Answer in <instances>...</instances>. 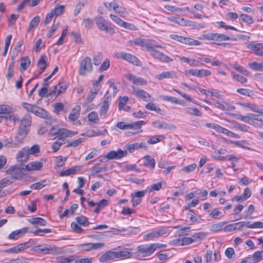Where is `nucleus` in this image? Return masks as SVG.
<instances>
[{"instance_id":"24","label":"nucleus","mask_w":263,"mask_h":263,"mask_svg":"<svg viewBox=\"0 0 263 263\" xmlns=\"http://www.w3.org/2000/svg\"><path fill=\"white\" fill-rule=\"evenodd\" d=\"M29 230V228L25 227L12 232L8 236V239L16 240L26 234Z\"/></svg>"},{"instance_id":"30","label":"nucleus","mask_w":263,"mask_h":263,"mask_svg":"<svg viewBox=\"0 0 263 263\" xmlns=\"http://www.w3.org/2000/svg\"><path fill=\"white\" fill-rule=\"evenodd\" d=\"M230 40V37L229 36L223 34H217L216 39L214 42V43L216 45L219 46H222L223 47H226L227 46H230V44L229 43H221L222 41H229Z\"/></svg>"},{"instance_id":"63","label":"nucleus","mask_w":263,"mask_h":263,"mask_svg":"<svg viewBox=\"0 0 263 263\" xmlns=\"http://www.w3.org/2000/svg\"><path fill=\"white\" fill-rule=\"evenodd\" d=\"M12 182L13 181L10 179V177H7L3 178L0 180V187L3 189L11 184Z\"/></svg>"},{"instance_id":"37","label":"nucleus","mask_w":263,"mask_h":263,"mask_svg":"<svg viewBox=\"0 0 263 263\" xmlns=\"http://www.w3.org/2000/svg\"><path fill=\"white\" fill-rule=\"evenodd\" d=\"M226 120L231 124V125L230 126V128L239 130L244 132H248V129L245 125H242L235 121H229L228 120Z\"/></svg>"},{"instance_id":"33","label":"nucleus","mask_w":263,"mask_h":263,"mask_svg":"<svg viewBox=\"0 0 263 263\" xmlns=\"http://www.w3.org/2000/svg\"><path fill=\"white\" fill-rule=\"evenodd\" d=\"M109 103L107 99H105L103 102L102 105L101 106L99 114L100 116H103L104 118H107L108 116L107 112L109 109Z\"/></svg>"},{"instance_id":"23","label":"nucleus","mask_w":263,"mask_h":263,"mask_svg":"<svg viewBox=\"0 0 263 263\" xmlns=\"http://www.w3.org/2000/svg\"><path fill=\"white\" fill-rule=\"evenodd\" d=\"M155 78L159 80H162L164 79H174L177 78V72L174 70L165 71L161 73L156 75Z\"/></svg>"},{"instance_id":"50","label":"nucleus","mask_w":263,"mask_h":263,"mask_svg":"<svg viewBox=\"0 0 263 263\" xmlns=\"http://www.w3.org/2000/svg\"><path fill=\"white\" fill-rule=\"evenodd\" d=\"M88 121L93 124H98L99 122L98 115L96 111H91L88 115Z\"/></svg>"},{"instance_id":"2","label":"nucleus","mask_w":263,"mask_h":263,"mask_svg":"<svg viewBox=\"0 0 263 263\" xmlns=\"http://www.w3.org/2000/svg\"><path fill=\"white\" fill-rule=\"evenodd\" d=\"M32 122L31 116L29 114L25 115L21 119L17 129L15 140L18 143H21L26 138L30 130Z\"/></svg>"},{"instance_id":"29","label":"nucleus","mask_w":263,"mask_h":263,"mask_svg":"<svg viewBox=\"0 0 263 263\" xmlns=\"http://www.w3.org/2000/svg\"><path fill=\"white\" fill-rule=\"evenodd\" d=\"M77 131H72L67 128H61L58 136L59 139H63L68 137H72L78 134Z\"/></svg>"},{"instance_id":"60","label":"nucleus","mask_w":263,"mask_h":263,"mask_svg":"<svg viewBox=\"0 0 263 263\" xmlns=\"http://www.w3.org/2000/svg\"><path fill=\"white\" fill-rule=\"evenodd\" d=\"M67 88V85L65 82H60L59 83V89L57 93V97L64 93Z\"/></svg>"},{"instance_id":"3","label":"nucleus","mask_w":263,"mask_h":263,"mask_svg":"<svg viewBox=\"0 0 263 263\" xmlns=\"http://www.w3.org/2000/svg\"><path fill=\"white\" fill-rule=\"evenodd\" d=\"M32 250L36 253L43 254H60L64 253V251L60 248L55 246L38 245L34 247Z\"/></svg>"},{"instance_id":"59","label":"nucleus","mask_w":263,"mask_h":263,"mask_svg":"<svg viewBox=\"0 0 263 263\" xmlns=\"http://www.w3.org/2000/svg\"><path fill=\"white\" fill-rule=\"evenodd\" d=\"M83 141H84V140L82 138H78L77 140L68 141L67 142L66 146L68 147H77L78 145H79Z\"/></svg>"},{"instance_id":"41","label":"nucleus","mask_w":263,"mask_h":263,"mask_svg":"<svg viewBox=\"0 0 263 263\" xmlns=\"http://www.w3.org/2000/svg\"><path fill=\"white\" fill-rule=\"evenodd\" d=\"M28 221L34 225L38 224L41 226H45L47 225V221L43 218L41 217L32 218L28 219Z\"/></svg>"},{"instance_id":"28","label":"nucleus","mask_w":263,"mask_h":263,"mask_svg":"<svg viewBox=\"0 0 263 263\" xmlns=\"http://www.w3.org/2000/svg\"><path fill=\"white\" fill-rule=\"evenodd\" d=\"M43 167V163L41 161H32L28 163L25 166L28 171H37L41 170Z\"/></svg>"},{"instance_id":"64","label":"nucleus","mask_w":263,"mask_h":263,"mask_svg":"<svg viewBox=\"0 0 263 263\" xmlns=\"http://www.w3.org/2000/svg\"><path fill=\"white\" fill-rule=\"evenodd\" d=\"M231 76L234 79H236L238 82L244 83L247 82V79L234 72H231Z\"/></svg>"},{"instance_id":"40","label":"nucleus","mask_w":263,"mask_h":263,"mask_svg":"<svg viewBox=\"0 0 263 263\" xmlns=\"http://www.w3.org/2000/svg\"><path fill=\"white\" fill-rule=\"evenodd\" d=\"M164 8L168 11H171L173 13H181L184 11H189V7L186 8H179L176 6L165 5Z\"/></svg>"},{"instance_id":"26","label":"nucleus","mask_w":263,"mask_h":263,"mask_svg":"<svg viewBox=\"0 0 263 263\" xmlns=\"http://www.w3.org/2000/svg\"><path fill=\"white\" fill-rule=\"evenodd\" d=\"M104 246V243L97 242V243H86L81 244L79 246V248L83 251H89L93 249H97L101 248Z\"/></svg>"},{"instance_id":"57","label":"nucleus","mask_w":263,"mask_h":263,"mask_svg":"<svg viewBox=\"0 0 263 263\" xmlns=\"http://www.w3.org/2000/svg\"><path fill=\"white\" fill-rule=\"evenodd\" d=\"M146 124L144 121H138L129 124V129H140L142 125Z\"/></svg>"},{"instance_id":"19","label":"nucleus","mask_w":263,"mask_h":263,"mask_svg":"<svg viewBox=\"0 0 263 263\" xmlns=\"http://www.w3.org/2000/svg\"><path fill=\"white\" fill-rule=\"evenodd\" d=\"M167 20L170 22L176 23L179 25L182 26H192L193 22L185 20L183 18L180 17L179 16H172L167 17Z\"/></svg>"},{"instance_id":"55","label":"nucleus","mask_w":263,"mask_h":263,"mask_svg":"<svg viewBox=\"0 0 263 263\" xmlns=\"http://www.w3.org/2000/svg\"><path fill=\"white\" fill-rule=\"evenodd\" d=\"M238 104L243 107L249 108L251 111H258L257 110V106L254 104L249 102H239Z\"/></svg>"},{"instance_id":"10","label":"nucleus","mask_w":263,"mask_h":263,"mask_svg":"<svg viewBox=\"0 0 263 263\" xmlns=\"http://www.w3.org/2000/svg\"><path fill=\"white\" fill-rule=\"evenodd\" d=\"M109 17L114 23L121 27L132 30H135L136 29V27L134 25L123 21L115 14H110Z\"/></svg>"},{"instance_id":"20","label":"nucleus","mask_w":263,"mask_h":263,"mask_svg":"<svg viewBox=\"0 0 263 263\" xmlns=\"http://www.w3.org/2000/svg\"><path fill=\"white\" fill-rule=\"evenodd\" d=\"M192 237H183L182 238H176L170 242V245L172 246H185L193 243Z\"/></svg>"},{"instance_id":"9","label":"nucleus","mask_w":263,"mask_h":263,"mask_svg":"<svg viewBox=\"0 0 263 263\" xmlns=\"http://www.w3.org/2000/svg\"><path fill=\"white\" fill-rule=\"evenodd\" d=\"M6 173L10 175V179L13 182L14 180L21 178L22 176V169L18 165L10 166L7 171Z\"/></svg>"},{"instance_id":"21","label":"nucleus","mask_w":263,"mask_h":263,"mask_svg":"<svg viewBox=\"0 0 263 263\" xmlns=\"http://www.w3.org/2000/svg\"><path fill=\"white\" fill-rule=\"evenodd\" d=\"M153 126L158 129H165L167 130H174L176 127L173 125L159 120H156L152 123Z\"/></svg>"},{"instance_id":"15","label":"nucleus","mask_w":263,"mask_h":263,"mask_svg":"<svg viewBox=\"0 0 263 263\" xmlns=\"http://www.w3.org/2000/svg\"><path fill=\"white\" fill-rule=\"evenodd\" d=\"M127 155V152L126 151H123L121 149H118L117 151H110L107 153L105 157L108 160L120 159L123 157H125Z\"/></svg>"},{"instance_id":"5","label":"nucleus","mask_w":263,"mask_h":263,"mask_svg":"<svg viewBox=\"0 0 263 263\" xmlns=\"http://www.w3.org/2000/svg\"><path fill=\"white\" fill-rule=\"evenodd\" d=\"M96 25L101 31H104L107 33L113 34L115 30L111 24L102 16H98L95 18Z\"/></svg>"},{"instance_id":"14","label":"nucleus","mask_w":263,"mask_h":263,"mask_svg":"<svg viewBox=\"0 0 263 263\" xmlns=\"http://www.w3.org/2000/svg\"><path fill=\"white\" fill-rule=\"evenodd\" d=\"M81 107L79 105H76L72 109L70 112L68 119L70 121L73 122L75 125H79L81 124V122L78 120L80 114Z\"/></svg>"},{"instance_id":"11","label":"nucleus","mask_w":263,"mask_h":263,"mask_svg":"<svg viewBox=\"0 0 263 263\" xmlns=\"http://www.w3.org/2000/svg\"><path fill=\"white\" fill-rule=\"evenodd\" d=\"M154 253L151 244L140 246L136 252L138 257L149 256Z\"/></svg>"},{"instance_id":"62","label":"nucleus","mask_w":263,"mask_h":263,"mask_svg":"<svg viewBox=\"0 0 263 263\" xmlns=\"http://www.w3.org/2000/svg\"><path fill=\"white\" fill-rule=\"evenodd\" d=\"M28 154L30 155H35L39 154L40 152V146L37 144H35L30 148L28 147Z\"/></svg>"},{"instance_id":"48","label":"nucleus","mask_w":263,"mask_h":263,"mask_svg":"<svg viewBox=\"0 0 263 263\" xmlns=\"http://www.w3.org/2000/svg\"><path fill=\"white\" fill-rule=\"evenodd\" d=\"M263 251H258L254 252L251 260L252 263H258L262 259Z\"/></svg>"},{"instance_id":"56","label":"nucleus","mask_w":263,"mask_h":263,"mask_svg":"<svg viewBox=\"0 0 263 263\" xmlns=\"http://www.w3.org/2000/svg\"><path fill=\"white\" fill-rule=\"evenodd\" d=\"M114 10L116 12L119 13L122 17H124L127 14L126 9L124 8L119 6L117 4L114 5Z\"/></svg>"},{"instance_id":"1","label":"nucleus","mask_w":263,"mask_h":263,"mask_svg":"<svg viewBox=\"0 0 263 263\" xmlns=\"http://www.w3.org/2000/svg\"><path fill=\"white\" fill-rule=\"evenodd\" d=\"M130 42L131 45H138L145 48L152 57L160 62L170 63L173 61L172 58L157 49L162 48L163 46L161 44L154 40L138 37Z\"/></svg>"},{"instance_id":"8","label":"nucleus","mask_w":263,"mask_h":263,"mask_svg":"<svg viewBox=\"0 0 263 263\" xmlns=\"http://www.w3.org/2000/svg\"><path fill=\"white\" fill-rule=\"evenodd\" d=\"M31 247V243L30 241L18 244L17 245L3 251L6 253L17 254L24 251L25 250Z\"/></svg>"},{"instance_id":"13","label":"nucleus","mask_w":263,"mask_h":263,"mask_svg":"<svg viewBox=\"0 0 263 263\" xmlns=\"http://www.w3.org/2000/svg\"><path fill=\"white\" fill-rule=\"evenodd\" d=\"M116 56L118 58L124 59L137 66L139 65L140 62L137 57L130 53L120 52L117 53Z\"/></svg>"},{"instance_id":"27","label":"nucleus","mask_w":263,"mask_h":263,"mask_svg":"<svg viewBox=\"0 0 263 263\" xmlns=\"http://www.w3.org/2000/svg\"><path fill=\"white\" fill-rule=\"evenodd\" d=\"M126 148L129 153H132L135 151L139 149H143L144 150H146L147 149V146L145 142L134 143L127 145Z\"/></svg>"},{"instance_id":"35","label":"nucleus","mask_w":263,"mask_h":263,"mask_svg":"<svg viewBox=\"0 0 263 263\" xmlns=\"http://www.w3.org/2000/svg\"><path fill=\"white\" fill-rule=\"evenodd\" d=\"M47 57L45 55H42L39 60L37 65L41 70L40 73H42L47 66Z\"/></svg>"},{"instance_id":"49","label":"nucleus","mask_w":263,"mask_h":263,"mask_svg":"<svg viewBox=\"0 0 263 263\" xmlns=\"http://www.w3.org/2000/svg\"><path fill=\"white\" fill-rule=\"evenodd\" d=\"M208 233L203 232H200L196 233H195L192 235V238L193 242L198 241H201L204 239L207 236Z\"/></svg>"},{"instance_id":"17","label":"nucleus","mask_w":263,"mask_h":263,"mask_svg":"<svg viewBox=\"0 0 263 263\" xmlns=\"http://www.w3.org/2000/svg\"><path fill=\"white\" fill-rule=\"evenodd\" d=\"M132 88L133 90V93L138 98L145 102H148L150 100L151 96L146 91L137 88L135 86H132Z\"/></svg>"},{"instance_id":"25","label":"nucleus","mask_w":263,"mask_h":263,"mask_svg":"<svg viewBox=\"0 0 263 263\" xmlns=\"http://www.w3.org/2000/svg\"><path fill=\"white\" fill-rule=\"evenodd\" d=\"M126 77L129 81L132 82L135 85H145L147 84V81L143 78L136 77L131 73H128Z\"/></svg>"},{"instance_id":"6","label":"nucleus","mask_w":263,"mask_h":263,"mask_svg":"<svg viewBox=\"0 0 263 263\" xmlns=\"http://www.w3.org/2000/svg\"><path fill=\"white\" fill-rule=\"evenodd\" d=\"M205 126L207 128H211L215 130L218 133L223 134L227 136L234 138L236 139H239L240 136L237 134L226 128L221 126L214 123H205Z\"/></svg>"},{"instance_id":"39","label":"nucleus","mask_w":263,"mask_h":263,"mask_svg":"<svg viewBox=\"0 0 263 263\" xmlns=\"http://www.w3.org/2000/svg\"><path fill=\"white\" fill-rule=\"evenodd\" d=\"M243 226L250 229L263 228V222L256 221L251 223L250 221H243Z\"/></svg>"},{"instance_id":"32","label":"nucleus","mask_w":263,"mask_h":263,"mask_svg":"<svg viewBox=\"0 0 263 263\" xmlns=\"http://www.w3.org/2000/svg\"><path fill=\"white\" fill-rule=\"evenodd\" d=\"M143 165L147 167L154 169L155 167L156 161L155 159L149 155L145 156L143 158Z\"/></svg>"},{"instance_id":"53","label":"nucleus","mask_w":263,"mask_h":263,"mask_svg":"<svg viewBox=\"0 0 263 263\" xmlns=\"http://www.w3.org/2000/svg\"><path fill=\"white\" fill-rule=\"evenodd\" d=\"M229 115L233 117H235L237 120L243 121L246 123L249 124L250 120H249V114L247 116H242L240 114H229Z\"/></svg>"},{"instance_id":"16","label":"nucleus","mask_w":263,"mask_h":263,"mask_svg":"<svg viewBox=\"0 0 263 263\" xmlns=\"http://www.w3.org/2000/svg\"><path fill=\"white\" fill-rule=\"evenodd\" d=\"M247 48L252 50L253 53L259 56L263 55V43H255V42H250L247 44Z\"/></svg>"},{"instance_id":"43","label":"nucleus","mask_w":263,"mask_h":263,"mask_svg":"<svg viewBox=\"0 0 263 263\" xmlns=\"http://www.w3.org/2000/svg\"><path fill=\"white\" fill-rule=\"evenodd\" d=\"M226 223V222H220L213 224L210 227V230L213 232H219L222 230H223L224 224Z\"/></svg>"},{"instance_id":"52","label":"nucleus","mask_w":263,"mask_h":263,"mask_svg":"<svg viewBox=\"0 0 263 263\" xmlns=\"http://www.w3.org/2000/svg\"><path fill=\"white\" fill-rule=\"evenodd\" d=\"M11 62L9 64V67L8 69V73L7 77L8 79L12 78L14 74V62L15 57L12 56L11 58Z\"/></svg>"},{"instance_id":"42","label":"nucleus","mask_w":263,"mask_h":263,"mask_svg":"<svg viewBox=\"0 0 263 263\" xmlns=\"http://www.w3.org/2000/svg\"><path fill=\"white\" fill-rule=\"evenodd\" d=\"M34 112H33V114L35 115L36 116L44 119L48 118L49 115L45 109L37 106L36 109L34 110Z\"/></svg>"},{"instance_id":"34","label":"nucleus","mask_w":263,"mask_h":263,"mask_svg":"<svg viewBox=\"0 0 263 263\" xmlns=\"http://www.w3.org/2000/svg\"><path fill=\"white\" fill-rule=\"evenodd\" d=\"M81 166H75L65 171L61 172L60 174V175L61 176H69L71 174H75L77 172L81 171Z\"/></svg>"},{"instance_id":"47","label":"nucleus","mask_w":263,"mask_h":263,"mask_svg":"<svg viewBox=\"0 0 263 263\" xmlns=\"http://www.w3.org/2000/svg\"><path fill=\"white\" fill-rule=\"evenodd\" d=\"M165 138V136L162 135H155L149 138L147 140V143L149 144H155L161 142L163 139H164Z\"/></svg>"},{"instance_id":"46","label":"nucleus","mask_w":263,"mask_h":263,"mask_svg":"<svg viewBox=\"0 0 263 263\" xmlns=\"http://www.w3.org/2000/svg\"><path fill=\"white\" fill-rule=\"evenodd\" d=\"M116 258H128L131 256V253L128 251L114 252Z\"/></svg>"},{"instance_id":"22","label":"nucleus","mask_w":263,"mask_h":263,"mask_svg":"<svg viewBox=\"0 0 263 263\" xmlns=\"http://www.w3.org/2000/svg\"><path fill=\"white\" fill-rule=\"evenodd\" d=\"M29 156L28 146H26L18 151L16 155V159L20 163H25L28 160Z\"/></svg>"},{"instance_id":"51","label":"nucleus","mask_w":263,"mask_h":263,"mask_svg":"<svg viewBox=\"0 0 263 263\" xmlns=\"http://www.w3.org/2000/svg\"><path fill=\"white\" fill-rule=\"evenodd\" d=\"M30 64V59L28 57L22 58L21 62V70L25 71L29 66Z\"/></svg>"},{"instance_id":"61","label":"nucleus","mask_w":263,"mask_h":263,"mask_svg":"<svg viewBox=\"0 0 263 263\" xmlns=\"http://www.w3.org/2000/svg\"><path fill=\"white\" fill-rule=\"evenodd\" d=\"M183 43L185 44L189 45H196L198 46L200 45V43L197 41L194 40L193 39H191L189 37H184Z\"/></svg>"},{"instance_id":"12","label":"nucleus","mask_w":263,"mask_h":263,"mask_svg":"<svg viewBox=\"0 0 263 263\" xmlns=\"http://www.w3.org/2000/svg\"><path fill=\"white\" fill-rule=\"evenodd\" d=\"M167 228H164L158 231H154L144 236V239L146 241L152 240L154 238H158L165 235L168 232Z\"/></svg>"},{"instance_id":"58","label":"nucleus","mask_w":263,"mask_h":263,"mask_svg":"<svg viewBox=\"0 0 263 263\" xmlns=\"http://www.w3.org/2000/svg\"><path fill=\"white\" fill-rule=\"evenodd\" d=\"M186 112L191 115L196 116H201L202 112L196 107H189L186 110Z\"/></svg>"},{"instance_id":"38","label":"nucleus","mask_w":263,"mask_h":263,"mask_svg":"<svg viewBox=\"0 0 263 263\" xmlns=\"http://www.w3.org/2000/svg\"><path fill=\"white\" fill-rule=\"evenodd\" d=\"M55 260L57 263H70L75 260V257L73 255H70L68 257L60 256L56 257Z\"/></svg>"},{"instance_id":"44","label":"nucleus","mask_w":263,"mask_h":263,"mask_svg":"<svg viewBox=\"0 0 263 263\" xmlns=\"http://www.w3.org/2000/svg\"><path fill=\"white\" fill-rule=\"evenodd\" d=\"M15 109L8 105H0V114H9L13 112Z\"/></svg>"},{"instance_id":"4","label":"nucleus","mask_w":263,"mask_h":263,"mask_svg":"<svg viewBox=\"0 0 263 263\" xmlns=\"http://www.w3.org/2000/svg\"><path fill=\"white\" fill-rule=\"evenodd\" d=\"M91 59L88 57H85L80 63L78 73L79 75L85 77L92 71Z\"/></svg>"},{"instance_id":"7","label":"nucleus","mask_w":263,"mask_h":263,"mask_svg":"<svg viewBox=\"0 0 263 263\" xmlns=\"http://www.w3.org/2000/svg\"><path fill=\"white\" fill-rule=\"evenodd\" d=\"M64 8L65 6L64 5H60L52 9L50 12L46 15L44 21L45 24H49L53 18L62 15L63 13Z\"/></svg>"},{"instance_id":"54","label":"nucleus","mask_w":263,"mask_h":263,"mask_svg":"<svg viewBox=\"0 0 263 263\" xmlns=\"http://www.w3.org/2000/svg\"><path fill=\"white\" fill-rule=\"evenodd\" d=\"M107 170V167H96L93 166L90 168L91 171V175L92 176H95L97 174H99L101 172H104L106 171Z\"/></svg>"},{"instance_id":"31","label":"nucleus","mask_w":263,"mask_h":263,"mask_svg":"<svg viewBox=\"0 0 263 263\" xmlns=\"http://www.w3.org/2000/svg\"><path fill=\"white\" fill-rule=\"evenodd\" d=\"M115 259L114 251H109L102 254L99 258L101 262H106Z\"/></svg>"},{"instance_id":"18","label":"nucleus","mask_w":263,"mask_h":263,"mask_svg":"<svg viewBox=\"0 0 263 263\" xmlns=\"http://www.w3.org/2000/svg\"><path fill=\"white\" fill-rule=\"evenodd\" d=\"M257 110L258 111L255 112L257 114H249V124L252 125L255 127L257 126L258 125L257 123L256 122V121L261 123L263 122L262 115L260 113V112H261V110L259 109L258 107H257Z\"/></svg>"},{"instance_id":"45","label":"nucleus","mask_w":263,"mask_h":263,"mask_svg":"<svg viewBox=\"0 0 263 263\" xmlns=\"http://www.w3.org/2000/svg\"><path fill=\"white\" fill-rule=\"evenodd\" d=\"M121 165L122 171L124 172H127L130 170H134L137 173H140L141 170L137 167L136 164Z\"/></svg>"},{"instance_id":"36","label":"nucleus","mask_w":263,"mask_h":263,"mask_svg":"<svg viewBox=\"0 0 263 263\" xmlns=\"http://www.w3.org/2000/svg\"><path fill=\"white\" fill-rule=\"evenodd\" d=\"M40 20L41 18L40 16L36 15L34 17L29 23V25L27 31L31 32L35 29L38 26Z\"/></svg>"}]
</instances>
